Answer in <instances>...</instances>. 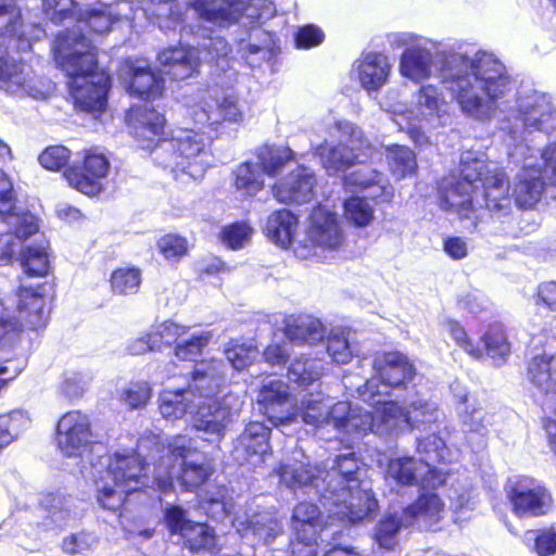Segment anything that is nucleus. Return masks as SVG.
<instances>
[{
  "label": "nucleus",
  "instance_id": "49",
  "mask_svg": "<svg viewBox=\"0 0 556 556\" xmlns=\"http://www.w3.org/2000/svg\"><path fill=\"white\" fill-rule=\"evenodd\" d=\"M23 62L0 55V88L24 86Z\"/></svg>",
  "mask_w": 556,
  "mask_h": 556
},
{
  "label": "nucleus",
  "instance_id": "1",
  "mask_svg": "<svg viewBox=\"0 0 556 556\" xmlns=\"http://www.w3.org/2000/svg\"><path fill=\"white\" fill-rule=\"evenodd\" d=\"M546 189L542 168L523 167L518 174L513 193L510 180L502 167H490L479 159L460 162L458 176L442 179L438 186V204L444 212L455 213L460 220H470L477 228L490 217H506L513 204L522 211L532 210Z\"/></svg>",
  "mask_w": 556,
  "mask_h": 556
},
{
  "label": "nucleus",
  "instance_id": "8",
  "mask_svg": "<svg viewBox=\"0 0 556 556\" xmlns=\"http://www.w3.org/2000/svg\"><path fill=\"white\" fill-rule=\"evenodd\" d=\"M276 13V5L271 0H245V20H248L245 26L249 27L247 50L249 54H261L257 64L245 61L251 67L268 63L280 49L277 35L262 28Z\"/></svg>",
  "mask_w": 556,
  "mask_h": 556
},
{
  "label": "nucleus",
  "instance_id": "26",
  "mask_svg": "<svg viewBox=\"0 0 556 556\" xmlns=\"http://www.w3.org/2000/svg\"><path fill=\"white\" fill-rule=\"evenodd\" d=\"M391 66L388 58L381 52L365 54L357 65V77L367 91L379 90L388 80Z\"/></svg>",
  "mask_w": 556,
  "mask_h": 556
},
{
  "label": "nucleus",
  "instance_id": "24",
  "mask_svg": "<svg viewBox=\"0 0 556 556\" xmlns=\"http://www.w3.org/2000/svg\"><path fill=\"white\" fill-rule=\"evenodd\" d=\"M358 392L363 401L374 406V414L377 415L376 418L379 427L383 422L408 418L409 412L405 407L399 405L396 401L384 400L386 396L390 395V391L377 390V383L374 379H367L362 388L358 389Z\"/></svg>",
  "mask_w": 556,
  "mask_h": 556
},
{
  "label": "nucleus",
  "instance_id": "60",
  "mask_svg": "<svg viewBox=\"0 0 556 556\" xmlns=\"http://www.w3.org/2000/svg\"><path fill=\"white\" fill-rule=\"evenodd\" d=\"M222 244L230 250H239L243 247V222H233L222 227L219 235Z\"/></svg>",
  "mask_w": 556,
  "mask_h": 556
},
{
  "label": "nucleus",
  "instance_id": "41",
  "mask_svg": "<svg viewBox=\"0 0 556 556\" xmlns=\"http://www.w3.org/2000/svg\"><path fill=\"white\" fill-rule=\"evenodd\" d=\"M269 448V429L261 422L245 424V457L256 456V462H264Z\"/></svg>",
  "mask_w": 556,
  "mask_h": 556
},
{
  "label": "nucleus",
  "instance_id": "30",
  "mask_svg": "<svg viewBox=\"0 0 556 556\" xmlns=\"http://www.w3.org/2000/svg\"><path fill=\"white\" fill-rule=\"evenodd\" d=\"M324 332L321 323L308 316H290L283 326L286 338L295 344H313L324 338Z\"/></svg>",
  "mask_w": 556,
  "mask_h": 556
},
{
  "label": "nucleus",
  "instance_id": "7",
  "mask_svg": "<svg viewBox=\"0 0 556 556\" xmlns=\"http://www.w3.org/2000/svg\"><path fill=\"white\" fill-rule=\"evenodd\" d=\"M326 528L327 520L316 503L298 502L290 517L289 549L291 556H317Z\"/></svg>",
  "mask_w": 556,
  "mask_h": 556
},
{
  "label": "nucleus",
  "instance_id": "27",
  "mask_svg": "<svg viewBox=\"0 0 556 556\" xmlns=\"http://www.w3.org/2000/svg\"><path fill=\"white\" fill-rule=\"evenodd\" d=\"M198 506L207 518L223 521L235 510V502L230 490L224 484H215L212 490H205L199 495Z\"/></svg>",
  "mask_w": 556,
  "mask_h": 556
},
{
  "label": "nucleus",
  "instance_id": "17",
  "mask_svg": "<svg viewBox=\"0 0 556 556\" xmlns=\"http://www.w3.org/2000/svg\"><path fill=\"white\" fill-rule=\"evenodd\" d=\"M168 140L172 144L176 168L191 176L202 174L205 170L207 161L202 159L206 152L201 134L190 130L179 138H168Z\"/></svg>",
  "mask_w": 556,
  "mask_h": 556
},
{
  "label": "nucleus",
  "instance_id": "34",
  "mask_svg": "<svg viewBox=\"0 0 556 556\" xmlns=\"http://www.w3.org/2000/svg\"><path fill=\"white\" fill-rule=\"evenodd\" d=\"M215 469L210 464L184 462L177 475V481L182 492L197 493L205 485Z\"/></svg>",
  "mask_w": 556,
  "mask_h": 556
},
{
  "label": "nucleus",
  "instance_id": "13",
  "mask_svg": "<svg viewBox=\"0 0 556 556\" xmlns=\"http://www.w3.org/2000/svg\"><path fill=\"white\" fill-rule=\"evenodd\" d=\"M55 442L67 456H79L93 443L90 418L80 410H70L56 424Z\"/></svg>",
  "mask_w": 556,
  "mask_h": 556
},
{
  "label": "nucleus",
  "instance_id": "45",
  "mask_svg": "<svg viewBox=\"0 0 556 556\" xmlns=\"http://www.w3.org/2000/svg\"><path fill=\"white\" fill-rule=\"evenodd\" d=\"M417 460L413 456L391 458L388 463L389 476L402 486L418 484Z\"/></svg>",
  "mask_w": 556,
  "mask_h": 556
},
{
  "label": "nucleus",
  "instance_id": "48",
  "mask_svg": "<svg viewBox=\"0 0 556 556\" xmlns=\"http://www.w3.org/2000/svg\"><path fill=\"white\" fill-rule=\"evenodd\" d=\"M131 493L132 492L126 490V488H117L114 484L110 486L104 483L102 486H99L97 498L102 508L121 515L126 504L127 496Z\"/></svg>",
  "mask_w": 556,
  "mask_h": 556
},
{
  "label": "nucleus",
  "instance_id": "15",
  "mask_svg": "<svg viewBox=\"0 0 556 556\" xmlns=\"http://www.w3.org/2000/svg\"><path fill=\"white\" fill-rule=\"evenodd\" d=\"M160 72L173 81H181L199 74L201 60L190 46H169L156 54Z\"/></svg>",
  "mask_w": 556,
  "mask_h": 556
},
{
  "label": "nucleus",
  "instance_id": "63",
  "mask_svg": "<svg viewBox=\"0 0 556 556\" xmlns=\"http://www.w3.org/2000/svg\"><path fill=\"white\" fill-rule=\"evenodd\" d=\"M18 419L12 414L0 415V450L13 442L18 435Z\"/></svg>",
  "mask_w": 556,
  "mask_h": 556
},
{
  "label": "nucleus",
  "instance_id": "9",
  "mask_svg": "<svg viewBox=\"0 0 556 556\" xmlns=\"http://www.w3.org/2000/svg\"><path fill=\"white\" fill-rule=\"evenodd\" d=\"M506 498L518 518L542 517L553 507V497L545 485L532 477L521 476L506 488Z\"/></svg>",
  "mask_w": 556,
  "mask_h": 556
},
{
  "label": "nucleus",
  "instance_id": "47",
  "mask_svg": "<svg viewBox=\"0 0 556 556\" xmlns=\"http://www.w3.org/2000/svg\"><path fill=\"white\" fill-rule=\"evenodd\" d=\"M77 21L81 22L86 29L93 35L108 33L115 22L108 7L89 9L80 13Z\"/></svg>",
  "mask_w": 556,
  "mask_h": 556
},
{
  "label": "nucleus",
  "instance_id": "39",
  "mask_svg": "<svg viewBox=\"0 0 556 556\" xmlns=\"http://www.w3.org/2000/svg\"><path fill=\"white\" fill-rule=\"evenodd\" d=\"M24 20L16 0H0V37L22 39Z\"/></svg>",
  "mask_w": 556,
  "mask_h": 556
},
{
  "label": "nucleus",
  "instance_id": "31",
  "mask_svg": "<svg viewBox=\"0 0 556 556\" xmlns=\"http://www.w3.org/2000/svg\"><path fill=\"white\" fill-rule=\"evenodd\" d=\"M298 217L289 210L282 208L271 213L266 222V236L281 248H289L298 228Z\"/></svg>",
  "mask_w": 556,
  "mask_h": 556
},
{
  "label": "nucleus",
  "instance_id": "18",
  "mask_svg": "<svg viewBox=\"0 0 556 556\" xmlns=\"http://www.w3.org/2000/svg\"><path fill=\"white\" fill-rule=\"evenodd\" d=\"M315 184V175L300 165L273 185V193L281 203H307L314 197Z\"/></svg>",
  "mask_w": 556,
  "mask_h": 556
},
{
  "label": "nucleus",
  "instance_id": "38",
  "mask_svg": "<svg viewBox=\"0 0 556 556\" xmlns=\"http://www.w3.org/2000/svg\"><path fill=\"white\" fill-rule=\"evenodd\" d=\"M257 166L267 175L274 176L288 163L294 161V152L289 147L263 146L256 151Z\"/></svg>",
  "mask_w": 556,
  "mask_h": 556
},
{
  "label": "nucleus",
  "instance_id": "64",
  "mask_svg": "<svg viewBox=\"0 0 556 556\" xmlns=\"http://www.w3.org/2000/svg\"><path fill=\"white\" fill-rule=\"evenodd\" d=\"M188 331L187 327L180 326L176 323H164L155 336L159 337V341L165 345H175L180 343L179 339Z\"/></svg>",
  "mask_w": 556,
  "mask_h": 556
},
{
  "label": "nucleus",
  "instance_id": "3",
  "mask_svg": "<svg viewBox=\"0 0 556 556\" xmlns=\"http://www.w3.org/2000/svg\"><path fill=\"white\" fill-rule=\"evenodd\" d=\"M53 59L67 77V93L77 112L106 109L111 77L99 68L98 48L81 30L66 28L53 42Z\"/></svg>",
  "mask_w": 556,
  "mask_h": 556
},
{
  "label": "nucleus",
  "instance_id": "36",
  "mask_svg": "<svg viewBox=\"0 0 556 556\" xmlns=\"http://www.w3.org/2000/svg\"><path fill=\"white\" fill-rule=\"evenodd\" d=\"M405 519L396 513L384 514L376 523L372 539L377 545L386 551H393L397 544V534L402 527H407Z\"/></svg>",
  "mask_w": 556,
  "mask_h": 556
},
{
  "label": "nucleus",
  "instance_id": "51",
  "mask_svg": "<svg viewBox=\"0 0 556 556\" xmlns=\"http://www.w3.org/2000/svg\"><path fill=\"white\" fill-rule=\"evenodd\" d=\"M446 329L455 343L467 354L476 359H481V351L479 344H476L469 337L466 328L456 319H447L445 321Z\"/></svg>",
  "mask_w": 556,
  "mask_h": 556
},
{
  "label": "nucleus",
  "instance_id": "50",
  "mask_svg": "<svg viewBox=\"0 0 556 556\" xmlns=\"http://www.w3.org/2000/svg\"><path fill=\"white\" fill-rule=\"evenodd\" d=\"M289 377L298 384L306 387L317 381L321 372L311 359H294L289 367Z\"/></svg>",
  "mask_w": 556,
  "mask_h": 556
},
{
  "label": "nucleus",
  "instance_id": "23",
  "mask_svg": "<svg viewBox=\"0 0 556 556\" xmlns=\"http://www.w3.org/2000/svg\"><path fill=\"white\" fill-rule=\"evenodd\" d=\"M182 439V435L175 437L167 446V454L160 456L154 463L155 472L152 486L163 493L170 492L174 489V460L182 459V463L187 462L186 458L195 450L185 442H180Z\"/></svg>",
  "mask_w": 556,
  "mask_h": 556
},
{
  "label": "nucleus",
  "instance_id": "43",
  "mask_svg": "<svg viewBox=\"0 0 556 556\" xmlns=\"http://www.w3.org/2000/svg\"><path fill=\"white\" fill-rule=\"evenodd\" d=\"M343 212L346 220L358 228L368 226L374 219V208L362 195L348 197L343 202Z\"/></svg>",
  "mask_w": 556,
  "mask_h": 556
},
{
  "label": "nucleus",
  "instance_id": "5",
  "mask_svg": "<svg viewBox=\"0 0 556 556\" xmlns=\"http://www.w3.org/2000/svg\"><path fill=\"white\" fill-rule=\"evenodd\" d=\"M71 157L72 152L68 148L52 144L40 152L38 162L48 170H63L64 179L76 191L88 197L99 195L104 190L103 180L111 167L108 156L94 149H86L80 162L70 165Z\"/></svg>",
  "mask_w": 556,
  "mask_h": 556
},
{
  "label": "nucleus",
  "instance_id": "56",
  "mask_svg": "<svg viewBox=\"0 0 556 556\" xmlns=\"http://www.w3.org/2000/svg\"><path fill=\"white\" fill-rule=\"evenodd\" d=\"M326 350L332 362L348 364L352 358L349 340L340 334H331L327 338Z\"/></svg>",
  "mask_w": 556,
  "mask_h": 556
},
{
  "label": "nucleus",
  "instance_id": "40",
  "mask_svg": "<svg viewBox=\"0 0 556 556\" xmlns=\"http://www.w3.org/2000/svg\"><path fill=\"white\" fill-rule=\"evenodd\" d=\"M141 276V269L136 266L115 268L110 276L111 291L118 295L135 294L140 288Z\"/></svg>",
  "mask_w": 556,
  "mask_h": 556
},
{
  "label": "nucleus",
  "instance_id": "57",
  "mask_svg": "<svg viewBox=\"0 0 556 556\" xmlns=\"http://www.w3.org/2000/svg\"><path fill=\"white\" fill-rule=\"evenodd\" d=\"M289 394L286 390L281 389L280 382H270L261 388L258 393V403L264 406L265 414L268 407L275 405H282L287 403Z\"/></svg>",
  "mask_w": 556,
  "mask_h": 556
},
{
  "label": "nucleus",
  "instance_id": "55",
  "mask_svg": "<svg viewBox=\"0 0 556 556\" xmlns=\"http://www.w3.org/2000/svg\"><path fill=\"white\" fill-rule=\"evenodd\" d=\"M163 520L170 534H180L192 521L187 517V511L176 504L168 505L163 513Z\"/></svg>",
  "mask_w": 556,
  "mask_h": 556
},
{
  "label": "nucleus",
  "instance_id": "46",
  "mask_svg": "<svg viewBox=\"0 0 556 556\" xmlns=\"http://www.w3.org/2000/svg\"><path fill=\"white\" fill-rule=\"evenodd\" d=\"M554 354L542 353L534 355L528 363L527 375L532 383L539 387H548L553 382Z\"/></svg>",
  "mask_w": 556,
  "mask_h": 556
},
{
  "label": "nucleus",
  "instance_id": "19",
  "mask_svg": "<svg viewBox=\"0 0 556 556\" xmlns=\"http://www.w3.org/2000/svg\"><path fill=\"white\" fill-rule=\"evenodd\" d=\"M361 166L342 176V187L346 191H366L374 187L379 189L372 200L376 203H391L394 198V189L383 173L371 165L359 164Z\"/></svg>",
  "mask_w": 556,
  "mask_h": 556
},
{
  "label": "nucleus",
  "instance_id": "14",
  "mask_svg": "<svg viewBox=\"0 0 556 556\" xmlns=\"http://www.w3.org/2000/svg\"><path fill=\"white\" fill-rule=\"evenodd\" d=\"M147 463L137 454L114 453L110 456L105 473L117 488L138 492L149 485Z\"/></svg>",
  "mask_w": 556,
  "mask_h": 556
},
{
  "label": "nucleus",
  "instance_id": "6",
  "mask_svg": "<svg viewBox=\"0 0 556 556\" xmlns=\"http://www.w3.org/2000/svg\"><path fill=\"white\" fill-rule=\"evenodd\" d=\"M53 291V283L48 281L18 285L13 291L14 315L0 303V344L14 340L23 330L37 331L46 327L49 320L47 300Z\"/></svg>",
  "mask_w": 556,
  "mask_h": 556
},
{
  "label": "nucleus",
  "instance_id": "54",
  "mask_svg": "<svg viewBox=\"0 0 556 556\" xmlns=\"http://www.w3.org/2000/svg\"><path fill=\"white\" fill-rule=\"evenodd\" d=\"M208 339L207 334H193L188 340L177 343L174 353L180 361H194L207 345Z\"/></svg>",
  "mask_w": 556,
  "mask_h": 556
},
{
  "label": "nucleus",
  "instance_id": "32",
  "mask_svg": "<svg viewBox=\"0 0 556 556\" xmlns=\"http://www.w3.org/2000/svg\"><path fill=\"white\" fill-rule=\"evenodd\" d=\"M320 157L324 167L334 172H345L346 169L361 164V156L368 157V152H372L374 148L366 146L362 153L355 152L352 147L344 143H338L328 148H320Z\"/></svg>",
  "mask_w": 556,
  "mask_h": 556
},
{
  "label": "nucleus",
  "instance_id": "10",
  "mask_svg": "<svg viewBox=\"0 0 556 556\" xmlns=\"http://www.w3.org/2000/svg\"><path fill=\"white\" fill-rule=\"evenodd\" d=\"M126 123L138 147L153 151L168 140L165 114L153 106L131 105L126 112Z\"/></svg>",
  "mask_w": 556,
  "mask_h": 556
},
{
  "label": "nucleus",
  "instance_id": "53",
  "mask_svg": "<svg viewBox=\"0 0 556 556\" xmlns=\"http://www.w3.org/2000/svg\"><path fill=\"white\" fill-rule=\"evenodd\" d=\"M298 49L308 50L320 46L325 40L324 30L315 24H305L298 27L293 36Z\"/></svg>",
  "mask_w": 556,
  "mask_h": 556
},
{
  "label": "nucleus",
  "instance_id": "52",
  "mask_svg": "<svg viewBox=\"0 0 556 556\" xmlns=\"http://www.w3.org/2000/svg\"><path fill=\"white\" fill-rule=\"evenodd\" d=\"M278 471L281 480L292 489L309 485L313 483L315 478L312 471L304 464L296 466L281 465Z\"/></svg>",
  "mask_w": 556,
  "mask_h": 556
},
{
  "label": "nucleus",
  "instance_id": "59",
  "mask_svg": "<svg viewBox=\"0 0 556 556\" xmlns=\"http://www.w3.org/2000/svg\"><path fill=\"white\" fill-rule=\"evenodd\" d=\"M417 100L419 105L434 113L446 105L442 92L434 85L421 86L418 90Z\"/></svg>",
  "mask_w": 556,
  "mask_h": 556
},
{
  "label": "nucleus",
  "instance_id": "20",
  "mask_svg": "<svg viewBox=\"0 0 556 556\" xmlns=\"http://www.w3.org/2000/svg\"><path fill=\"white\" fill-rule=\"evenodd\" d=\"M18 244L10 241L0 252V258L8 264L17 263L28 277H46L50 270L47 251L39 245Z\"/></svg>",
  "mask_w": 556,
  "mask_h": 556
},
{
  "label": "nucleus",
  "instance_id": "61",
  "mask_svg": "<svg viewBox=\"0 0 556 556\" xmlns=\"http://www.w3.org/2000/svg\"><path fill=\"white\" fill-rule=\"evenodd\" d=\"M122 396L123 401L134 409L144 405L149 401L151 390L146 382H136L124 389Z\"/></svg>",
  "mask_w": 556,
  "mask_h": 556
},
{
  "label": "nucleus",
  "instance_id": "37",
  "mask_svg": "<svg viewBox=\"0 0 556 556\" xmlns=\"http://www.w3.org/2000/svg\"><path fill=\"white\" fill-rule=\"evenodd\" d=\"M362 464L361 458L354 452L338 455L332 466L338 483L336 490L359 486L362 484L359 477Z\"/></svg>",
  "mask_w": 556,
  "mask_h": 556
},
{
  "label": "nucleus",
  "instance_id": "33",
  "mask_svg": "<svg viewBox=\"0 0 556 556\" xmlns=\"http://www.w3.org/2000/svg\"><path fill=\"white\" fill-rule=\"evenodd\" d=\"M481 358L488 356L495 362L504 363L510 354V343L502 323L490 324L480 337Z\"/></svg>",
  "mask_w": 556,
  "mask_h": 556
},
{
  "label": "nucleus",
  "instance_id": "2",
  "mask_svg": "<svg viewBox=\"0 0 556 556\" xmlns=\"http://www.w3.org/2000/svg\"><path fill=\"white\" fill-rule=\"evenodd\" d=\"M440 75L460 111L480 121L494 114L497 101L509 90L510 80L504 65L485 52H478L473 58L452 54L443 62Z\"/></svg>",
  "mask_w": 556,
  "mask_h": 556
},
{
  "label": "nucleus",
  "instance_id": "42",
  "mask_svg": "<svg viewBox=\"0 0 556 556\" xmlns=\"http://www.w3.org/2000/svg\"><path fill=\"white\" fill-rule=\"evenodd\" d=\"M179 536L191 552L207 549L215 544L214 531L205 522L192 520Z\"/></svg>",
  "mask_w": 556,
  "mask_h": 556
},
{
  "label": "nucleus",
  "instance_id": "25",
  "mask_svg": "<svg viewBox=\"0 0 556 556\" xmlns=\"http://www.w3.org/2000/svg\"><path fill=\"white\" fill-rule=\"evenodd\" d=\"M309 218L311 233L318 245L329 249L340 247L343 235L336 213L318 204L313 208Z\"/></svg>",
  "mask_w": 556,
  "mask_h": 556
},
{
  "label": "nucleus",
  "instance_id": "35",
  "mask_svg": "<svg viewBox=\"0 0 556 556\" xmlns=\"http://www.w3.org/2000/svg\"><path fill=\"white\" fill-rule=\"evenodd\" d=\"M386 159L391 174L397 179L414 175L417 170L416 154L406 146H388L386 148Z\"/></svg>",
  "mask_w": 556,
  "mask_h": 556
},
{
  "label": "nucleus",
  "instance_id": "21",
  "mask_svg": "<svg viewBox=\"0 0 556 556\" xmlns=\"http://www.w3.org/2000/svg\"><path fill=\"white\" fill-rule=\"evenodd\" d=\"M445 504L434 492H422L406 505L402 513L406 525L421 522L427 529H431L443 519Z\"/></svg>",
  "mask_w": 556,
  "mask_h": 556
},
{
  "label": "nucleus",
  "instance_id": "62",
  "mask_svg": "<svg viewBox=\"0 0 556 556\" xmlns=\"http://www.w3.org/2000/svg\"><path fill=\"white\" fill-rule=\"evenodd\" d=\"M534 552L539 556H551L556 553V531L544 529L538 532L534 538Z\"/></svg>",
  "mask_w": 556,
  "mask_h": 556
},
{
  "label": "nucleus",
  "instance_id": "4",
  "mask_svg": "<svg viewBox=\"0 0 556 556\" xmlns=\"http://www.w3.org/2000/svg\"><path fill=\"white\" fill-rule=\"evenodd\" d=\"M217 377L206 370L194 369L191 381L185 390L163 392L160 396L159 408L164 418H178L185 410V404L176 399H182L184 392L202 397L193 415L194 427L213 435L215 443L222 441L227 425L231 420V408L215 397L218 387Z\"/></svg>",
  "mask_w": 556,
  "mask_h": 556
},
{
  "label": "nucleus",
  "instance_id": "44",
  "mask_svg": "<svg viewBox=\"0 0 556 556\" xmlns=\"http://www.w3.org/2000/svg\"><path fill=\"white\" fill-rule=\"evenodd\" d=\"M156 249L165 261L178 263L189 253V242L185 236L168 232L156 240Z\"/></svg>",
  "mask_w": 556,
  "mask_h": 556
},
{
  "label": "nucleus",
  "instance_id": "28",
  "mask_svg": "<svg viewBox=\"0 0 556 556\" xmlns=\"http://www.w3.org/2000/svg\"><path fill=\"white\" fill-rule=\"evenodd\" d=\"M330 420L333 427L350 435H365L368 432H377L379 424L372 412L361 408H351L342 416L331 415Z\"/></svg>",
  "mask_w": 556,
  "mask_h": 556
},
{
  "label": "nucleus",
  "instance_id": "16",
  "mask_svg": "<svg viewBox=\"0 0 556 556\" xmlns=\"http://www.w3.org/2000/svg\"><path fill=\"white\" fill-rule=\"evenodd\" d=\"M126 89L130 96L147 102L163 98L165 81L161 72L132 60L126 61Z\"/></svg>",
  "mask_w": 556,
  "mask_h": 556
},
{
  "label": "nucleus",
  "instance_id": "22",
  "mask_svg": "<svg viewBox=\"0 0 556 556\" xmlns=\"http://www.w3.org/2000/svg\"><path fill=\"white\" fill-rule=\"evenodd\" d=\"M187 9L192 10L199 21L218 27L229 26L240 17L238 0H190Z\"/></svg>",
  "mask_w": 556,
  "mask_h": 556
},
{
  "label": "nucleus",
  "instance_id": "12",
  "mask_svg": "<svg viewBox=\"0 0 556 556\" xmlns=\"http://www.w3.org/2000/svg\"><path fill=\"white\" fill-rule=\"evenodd\" d=\"M334 514L342 522L357 525L372 520L379 510V502L371 489L344 488L332 491Z\"/></svg>",
  "mask_w": 556,
  "mask_h": 556
},
{
  "label": "nucleus",
  "instance_id": "58",
  "mask_svg": "<svg viewBox=\"0 0 556 556\" xmlns=\"http://www.w3.org/2000/svg\"><path fill=\"white\" fill-rule=\"evenodd\" d=\"M533 298L536 306L556 313V281L547 280L539 283Z\"/></svg>",
  "mask_w": 556,
  "mask_h": 556
},
{
  "label": "nucleus",
  "instance_id": "11",
  "mask_svg": "<svg viewBox=\"0 0 556 556\" xmlns=\"http://www.w3.org/2000/svg\"><path fill=\"white\" fill-rule=\"evenodd\" d=\"M372 376L377 390L383 386L386 390L406 389L407 383L416 375V368L410 359L397 350L376 351L371 359Z\"/></svg>",
  "mask_w": 556,
  "mask_h": 556
},
{
  "label": "nucleus",
  "instance_id": "29",
  "mask_svg": "<svg viewBox=\"0 0 556 556\" xmlns=\"http://www.w3.org/2000/svg\"><path fill=\"white\" fill-rule=\"evenodd\" d=\"M432 63L433 58L429 49L410 47L401 54L400 72L414 81H420L430 77Z\"/></svg>",
  "mask_w": 556,
  "mask_h": 556
}]
</instances>
